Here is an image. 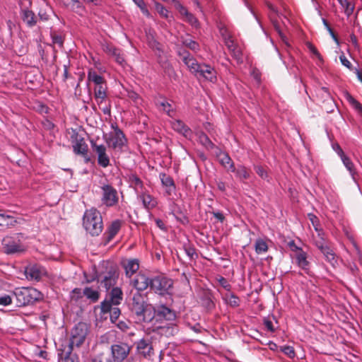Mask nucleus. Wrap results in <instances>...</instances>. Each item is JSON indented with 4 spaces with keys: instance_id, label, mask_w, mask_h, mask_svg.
<instances>
[{
    "instance_id": "obj_15",
    "label": "nucleus",
    "mask_w": 362,
    "mask_h": 362,
    "mask_svg": "<svg viewBox=\"0 0 362 362\" xmlns=\"http://www.w3.org/2000/svg\"><path fill=\"white\" fill-rule=\"evenodd\" d=\"M319 101L322 103V108L327 112L334 111V103L332 100L329 89L326 87H320L316 90Z\"/></svg>"
},
{
    "instance_id": "obj_25",
    "label": "nucleus",
    "mask_w": 362,
    "mask_h": 362,
    "mask_svg": "<svg viewBox=\"0 0 362 362\" xmlns=\"http://www.w3.org/2000/svg\"><path fill=\"white\" fill-rule=\"evenodd\" d=\"M146 303V296L139 291H135L132 293V302L130 303V310L132 313H134L136 310L139 311V308Z\"/></svg>"
},
{
    "instance_id": "obj_30",
    "label": "nucleus",
    "mask_w": 362,
    "mask_h": 362,
    "mask_svg": "<svg viewBox=\"0 0 362 362\" xmlns=\"http://www.w3.org/2000/svg\"><path fill=\"white\" fill-rule=\"evenodd\" d=\"M88 81L95 83V88L98 86H107L105 78L97 74V72L92 69H90L88 71Z\"/></svg>"
},
{
    "instance_id": "obj_50",
    "label": "nucleus",
    "mask_w": 362,
    "mask_h": 362,
    "mask_svg": "<svg viewBox=\"0 0 362 362\" xmlns=\"http://www.w3.org/2000/svg\"><path fill=\"white\" fill-rule=\"evenodd\" d=\"M156 105L170 116V112H173L171 104H170L166 100L158 101Z\"/></svg>"
},
{
    "instance_id": "obj_18",
    "label": "nucleus",
    "mask_w": 362,
    "mask_h": 362,
    "mask_svg": "<svg viewBox=\"0 0 362 362\" xmlns=\"http://www.w3.org/2000/svg\"><path fill=\"white\" fill-rule=\"evenodd\" d=\"M162 325L157 326L153 331H156L158 334L170 337L175 336L178 333L179 329L175 321H167L161 322Z\"/></svg>"
},
{
    "instance_id": "obj_38",
    "label": "nucleus",
    "mask_w": 362,
    "mask_h": 362,
    "mask_svg": "<svg viewBox=\"0 0 362 362\" xmlns=\"http://www.w3.org/2000/svg\"><path fill=\"white\" fill-rule=\"evenodd\" d=\"M17 221L12 216L0 213V226L10 228L14 226Z\"/></svg>"
},
{
    "instance_id": "obj_11",
    "label": "nucleus",
    "mask_w": 362,
    "mask_h": 362,
    "mask_svg": "<svg viewBox=\"0 0 362 362\" xmlns=\"http://www.w3.org/2000/svg\"><path fill=\"white\" fill-rule=\"evenodd\" d=\"M173 286V281L163 276L151 277L150 289L156 293L163 295Z\"/></svg>"
},
{
    "instance_id": "obj_29",
    "label": "nucleus",
    "mask_w": 362,
    "mask_h": 362,
    "mask_svg": "<svg viewBox=\"0 0 362 362\" xmlns=\"http://www.w3.org/2000/svg\"><path fill=\"white\" fill-rule=\"evenodd\" d=\"M226 45L227 46L229 51L231 52L232 56L235 59L238 63L243 62L242 58V52L240 48H238L236 45L234 43V41L228 38L226 41Z\"/></svg>"
},
{
    "instance_id": "obj_58",
    "label": "nucleus",
    "mask_w": 362,
    "mask_h": 362,
    "mask_svg": "<svg viewBox=\"0 0 362 362\" xmlns=\"http://www.w3.org/2000/svg\"><path fill=\"white\" fill-rule=\"evenodd\" d=\"M156 8L160 16L166 19L169 18V11L161 4L156 3Z\"/></svg>"
},
{
    "instance_id": "obj_19",
    "label": "nucleus",
    "mask_w": 362,
    "mask_h": 362,
    "mask_svg": "<svg viewBox=\"0 0 362 362\" xmlns=\"http://www.w3.org/2000/svg\"><path fill=\"white\" fill-rule=\"evenodd\" d=\"M20 18L23 23L30 28L37 25L38 18L35 12L28 7H21L20 9Z\"/></svg>"
},
{
    "instance_id": "obj_22",
    "label": "nucleus",
    "mask_w": 362,
    "mask_h": 362,
    "mask_svg": "<svg viewBox=\"0 0 362 362\" xmlns=\"http://www.w3.org/2000/svg\"><path fill=\"white\" fill-rule=\"evenodd\" d=\"M103 50L110 56L115 58L117 63L123 65L125 62L124 58L119 49L113 46L111 43L104 42L101 44Z\"/></svg>"
},
{
    "instance_id": "obj_31",
    "label": "nucleus",
    "mask_w": 362,
    "mask_h": 362,
    "mask_svg": "<svg viewBox=\"0 0 362 362\" xmlns=\"http://www.w3.org/2000/svg\"><path fill=\"white\" fill-rule=\"evenodd\" d=\"M172 127L175 131L182 134L185 137L190 136L192 134L191 129L182 120L175 119L172 122Z\"/></svg>"
},
{
    "instance_id": "obj_41",
    "label": "nucleus",
    "mask_w": 362,
    "mask_h": 362,
    "mask_svg": "<svg viewBox=\"0 0 362 362\" xmlns=\"http://www.w3.org/2000/svg\"><path fill=\"white\" fill-rule=\"evenodd\" d=\"M122 299V291L119 287H113L110 292V300L114 305H118Z\"/></svg>"
},
{
    "instance_id": "obj_7",
    "label": "nucleus",
    "mask_w": 362,
    "mask_h": 362,
    "mask_svg": "<svg viewBox=\"0 0 362 362\" xmlns=\"http://www.w3.org/2000/svg\"><path fill=\"white\" fill-rule=\"evenodd\" d=\"M107 86L94 88V96L97 104L104 115H111V102L107 98Z\"/></svg>"
},
{
    "instance_id": "obj_37",
    "label": "nucleus",
    "mask_w": 362,
    "mask_h": 362,
    "mask_svg": "<svg viewBox=\"0 0 362 362\" xmlns=\"http://www.w3.org/2000/svg\"><path fill=\"white\" fill-rule=\"evenodd\" d=\"M232 172L235 173L236 177L241 181L247 180L250 177L249 170L243 165H239L237 168L235 167V170Z\"/></svg>"
},
{
    "instance_id": "obj_59",
    "label": "nucleus",
    "mask_w": 362,
    "mask_h": 362,
    "mask_svg": "<svg viewBox=\"0 0 362 362\" xmlns=\"http://www.w3.org/2000/svg\"><path fill=\"white\" fill-rule=\"evenodd\" d=\"M254 170L262 179L266 180L268 177L267 170L262 165H254Z\"/></svg>"
},
{
    "instance_id": "obj_44",
    "label": "nucleus",
    "mask_w": 362,
    "mask_h": 362,
    "mask_svg": "<svg viewBox=\"0 0 362 362\" xmlns=\"http://www.w3.org/2000/svg\"><path fill=\"white\" fill-rule=\"evenodd\" d=\"M345 97L350 105L362 115V105L348 92L346 93Z\"/></svg>"
},
{
    "instance_id": "obj_51",
    "label": "nucleus",
    "mask_w": 362,
    "mask_h": 362,
    "mask_svg": "<svg viewBox=\"0 0 362 362\" xmlns=\"http://www.w3.org/2000/svg\"><path fill=\"white\" fill-rule=\"evenodd\" d=\"M110 359V355L107 352H102L93 356L91 362H109Z\"/></svg>"
},
{
    "instance_id": "obj_45",
    "label": "nucleus",
    "mask_w": 362,
    "mask_h": 362,
    "mask_svg": "<svg viewBox=\"0 0 362 362\" xmlns=\"http://www.w3.org/2000/svg\"><path fill=\"white\" fill-rule=\"evenodd\" d=\"M71 11L82 16L85 11V7L78 0H70Z\"/></svg>"
},
{
    "instance_id": "obj_1",
    "label": "nucleus",
    "mask_w": 362,
    "mask_h": 362,
    "mask_svg": "<svg viewBox=\"0 0 362 362\" xmlns=\"http://www.w3.org/2000/svg\"><path fill=\"white\" fill-rule=\"evenodd\" d=\"M83 226L90 235H99L103 229V222L100 212L93 207L86 210L83 216Z\"/></svg>"
},
{
    "instance_id": "obj_53",
    "label": "nucleus",
    "mask_w": 362,
    "mask_h": 362,
    "mask_svg": "<svg viewBox=\"0 0 362 362\" xmlns=\"http://www.w3.org/2000/svg\"><path fill=\"white\" fill-rule=\"evenodd\" d=\"M50 35L53 44L57 45L59 47H63L64 40L62 35L51 33Z\"/></svg>"
},
{
    "instance_id": "obj_42",
    "label": "nucleus",
    "mask_w": 362,
    "mask_h": 362,
    "mask_svg": "<svg viewBox=\"0 0 362 362\" xmlns=\"http://www.w3.org/2000/svg\"><path fill=\"white\" fill-rule=\"evenodd\" d=\"M321 252L324 255L326 259L332 264L334 265L337 261L336 259L335 254L332 249L329 246H327L324 248Z\"/></svg>"
},
{
    "instance_id": "obj_27",
    "label": "nucleus",
    "mask_w": 362,
    "mask_h": 362,
    "mask_svg": "<svg viewBox=\"0 0 362 362\" xmlns=\"http://www.w3.org/2000/svg\"><path fill=\"white\" fill-rule=\"evenodd\" d=\"M55 13L52 8L47 3H44L37 12L38 21L47 22L52 18Z\"/></svg>"
},
{
    "instance_id": "obj_10",
    "label": "nucleus",
    "mask_w": 362,
    "mask_h": 362,
    "mask_svg": "<svg viewBox=\"0 0 362 362\" xmlns=\"http://www.w3.org/2000/svg\"><path fill=\"white\" fill-rule=\"evenodd\" d=\"M73 151L76 155L82 156L86 163H88L90 158L88 156V147L83 137L74 132L71 136Z\"/></svg>"
},
{
    "instance_id": "obj_16",
    "label": "nucleus",
    "mask_w": 362,
    "mask_h": 362,
    "mask_svg": "<svg viewBox=\"0 0 362 362\" xmlns=\"http://www.w3.org/2000/svg\"><path fill=\"white\" fill-rule=\"evenodd\" d=\"M151 277L146 274L139 272L133 279L130 280V284L136 289V291L141 293L151 286Z\"/></svg>"
},
{
    "instance_id": "obj_60",
    "label": "nucleus",
    "mask_w": 362,
    "mask_h": 362,
    "mask_svg": "<svg viewBox=\"0 0 362 362\" xmlns=\"http://www.w3.org/2000/svg\"><path fill=\"white\" fill-rule=\"evenodd\" d=\"M281 351L291 358H294L295 351L293 346H284L281 348Z\"/></svg>"
},
{
    "instance_id": "obj_35",
    "label": "nucleus",
    "mask_w": 362,
    "mask_h": 362,
    "mask_svg": "<svg viewBox=\"0 0 362 362\" xmlns=\"http://www.w3.org/2000/svg\"><path fill=\"white\" fill-rule=\"evenodd\" d=\"M160 178L162 185L168 188L166 190L167 193L170 194L171 192L175 189V185L173 179L165 173H160Z\"/></svg>"
},
{
    "instance_id": "obj_3",
    "label": "nucleus",
    "mask_w": 362,
    "mask_h": 362,
    "mask_svg": "<svg viewBox=\"0 0 362 362\" xmlns=\"http://www.w3.org/2000/svg\"><path fill=\"white\" fill-rule=\"evenodd\" d=\"M183 63L188 67L189 71L199 78H203L211 82L216 79L214 69L206 64H199L193 56Z\"/></svg>"
},
{
    "instance_id": "obj_62",
    "label": "nucleus",
    "mask_w": 362,
    "mask_h": 362,
    "mask_svg": "<svg viewBox=\"0 0 362 362\" xmlns=\"http://www.w3.org/2000/svg\"><path fill=\"white\" fill-rule=\"evenodd\" d=\"M307 47L310 52L313 54L320 62L323 61L322 57L320 54V52L317 51L316 47L310 42L307 43Z\"/></svg>"
},
{
    "instance_id": "obj_23",
    "label": "nucleus",
    "mask_w": 362,
    "mask_h": 362,
    "mask_svg": "<svg viewBox=\"0 0 362 362\" xmlns=\"http://www.w3.org/2000/svg\"><path fill=\"white\" fill-rule=\"evenodd\" d=\"M138 198L141 201L144 207L148 211L153 209L158 204L156 198L146 191H141L138 194Z\"/></svg>"
},
{
    "instance_id": "obj_32",
    "label": "nucleus",
    "mask_w": 362,
    "mask_h": 362,
    "mask_svg": "<svg viewBox=\"0 0 362 362\" xmlns=\"http://www.w3.org/2000/svg\"><path fill=\"white\" fill-rule=\"evenodd\" d=\"M60 351L58 355L62 358L64 357V362H79L78 356L72 354L73 348L64 346Z\"/></svg>"
},
{
    "instance_id": "obj_13",
    "label": "nucleus",
    "mask_w": 362,
    "mask_h": 362,
    "mask_svg": "<svg viewBox=\"0 0 362 362\" xmlns=\"http://www.w3.org/2000/svg\"><path fill=\"white\" fill-rule=\"evenodd\" d=\"M131 347L126 343H118L111 346L109 362H122L129 354Z\"/></svg>"
},
{
    "instance_id": "obj_12",
    "label": "nucleus",
    "mask_w": 362,
    "mask_h": 362,
    "mask_svg": "<svg viewBox=\"0 0 362 362\" xmlns=\"http://www.w3.org/2000/svg\"><path fill=\"white\" fill-rule=\"evenodd\" d=\"M156 313L155 307L147 303L139 308V311L136 310L132 315L136 322L149 323L155 318Z\"/></svg>"
},
{
    "instance_id": "obj_39",
    "label": "nucleus",
    "mask_w": 362,
    "mask_h": 362,
    "mask_svg": "<svg viewBox=\"0 0 362 362\" xmlns=\"http://www.w3.org/2000/svg\"><path fill=\"white\" fill-rule=\"evenodd\" d=\"M83 296L93 303L97 302L100 297V293L98 291L95 290L91 287H86L83 289Z\"/></svg>"
},
{
    "instance_id": "obj_61",
    "label": "nucleus",
    "mask_w": 362,
    "mask_h": 362,
    "mask_svg": "<svg viewBox=\"0 0 362 362\" xmlns=\"http://www.w3.org/2000/svg\"><path fill=\"white\" fill-rule=\"evenodd\" d=\"M120 313L121 312L119 308L113 307L111 311H110V320L112 322H115L116 320L119 318Z\"/></svg>"
},
{
    "instance_id": "obj_56",
    "label": "nucleus",
    "mask_w": 362,
    "mask_h": 362,
    "mask_svg": "<svg viewBox=\"0 0 362 362\" xmlns=\"http://www.w3.org/2000/svg\"><path fill=\"white\" fill-rule=\"evenodd\" d=\"M339 60L343 66L346 67L350 71H355L356 68H354L351 62L346 58L344 53L339 56Z\"/></svg>"
},
{
    "instance_id": "obj_20",
    "label": "nucleus",
    "mask_w": 362,
    "mask_h": 362,
    "mask_svg": "<svg viewBox=\"0 0 362 362\" xmlns=\"http://www.w3.org/2000/svg\"><path fill=\"white\" fill-rule=\"evenodd\" d=\"M136 350L144 358H151L154 355L153 346L150 339H141L136 343Z\"/></svg>"
},
{
    "instance_id": "obj_4",
    "label": "nucleus",
    "mask_w": 362,
    "mask_h": 362,
    "mask_svg": "<svg viewBox=\"0 0 362 362\" xmlns=\"http://www.w3.org/2000/svg\"><path fill=\"white\" fill-rule=\"evenodd\" d=\"M22 233H15L12 235H6L2 239V250L6 255L19 254L25 252V247L21 238Z\"/></svg>"
},
{
    "instance_id": "obj_55",
    "label": "nucleus",
    "mask_w": 362,
    "mask_h": 362,
    "mask_svg": "<svg viewBox=\"0 0 362 362\" xmlns=\"http://www.w3.org/2000/svg\"><path fill=\"white\" fill-rule=\"evenodd\" d=\"M14 301L13 295H3L0 296V305L6 306L11 305Z\"/></svg>"
},
{
    "instance_id": "obj_33",
    "label": "nucleus",
    "mask_w": 362,
    "mask_h": 362,
    "mask_svg": "<svg viewBox=\"0 0 362 362\" xmlns=\"http://www.w3.org/2000/svg\"><path fill=\"white\" fill-rule=\"evenodd\" d=\"M198 141L208 151H216L218 147L216 146L204 132L198 134Z\"/></svg>"
},
{
    "instance_id": "obj_43",
    "label": "nucleus",
    "mask_w": 362,
    "mask_h": 362,
    "mask_svg": "<svg viewBox=\"0 0 362 362\" xmlns=\"http://www.w3.org/2000/svg\"><path fill=\"white\" fill-rule=\"evenodd\" d=\"M255 252L257 254H261L268 251V245L265 240L262 238H257L255 243Z\"/></svg>"
},
{
    "instance_id": "obj_17",
    "label": "nucleus",
    "mask_w": 362,
    "mask_h": 362,
    "mask_svg": "<svg viewBox=\"0 0 362 362\" xmlns=\"http://www.w3.org/2000/svg\"><path fill=\"white\" fill-rule=\"evenodd\" d=\"M155 310H156L155 317H156V320L161 321V322H163V320L166 322L175 321L177 317L175 311L166 305L163 304L158 305L155 307Z\"/></svg>"
},
{
    "instance_id": "obj_28",
    "label": "nucleus",
    "mask_w": 362,
    "mask_h": 362,
    "mask_svg": "<svg viewBox=\"0 0 362 362\" xmlns=\"http://www.w3.org/2000/svg\"><path fill=\"white\" fill-rule=\"evenodd\" d=\"M296 261L300 268L305 271L306 274H310V263L308 260V255L305 251L296 254Z\"/></svg>"
},
{
    "instance_id": "obj_49",
    "label": "nucleus",
    "mask_w": 362,
    "mask_h": 362,
    "mask_svg": "<svg viewBox=\"0 0 362 362\" xmlns=\"http://www.w3.org/2000/svg\"><path fill=\"white\" fill-rule=\"evenodd\" d=\"M226 300L227 303L232 307H238L240 305L239 298L233 293L226 295Z\"/></svg>"
},
{
    "instance_id": "obj_46",
    "label": "nucleus",
    "mask_w": 362,
    "mask_h": 362,
    "mask_svg": "<svg viewBox=\"0 0 362 362\" xmlns=\"http://www.w3.org/2000/svg\"><path fill=\"white\" fill-rule=\"evenodd\" d=\"M183 249L190 260L195 259L198 257L195 248L190 243L184 244Z\"/></svg>"
},
{
    "instance_id": "obj_2",
    "label": "nucleus",
    "mask_w": 362,
    "mask_h": 362,
    "mask_svg": "<svg viewBox=\"0 0 362 362\" xmlns=\"http://www.w3.org/2000/svg\"><path fill=\"white\" fill-rule=\"evenodd\" d=\"M14 303L21 308L34 304L42 298V294L33 287L16 288L13 291Z\"/></svg>"
},
{
    "instance_id": "obj_6",
    "label": "nucleus",
    "mask_w": 362,
    "mask_h": 362,
    "mask_svg": "<svg viewBox=\"0 0 362 362\" xmlns=\"http://www.w3.org/2000/svg\"><path fill=\"white\" fill-rule=\"evenodd\" d=\"M100 201L103 205L107 208L116 206L119 203L117 190L110 184H103L101 187Z\"/></svg>"
},
{
    "instance_id": "obj_34",
    "label": "nucleus",
    "mask_w": 362,
    "mask_h": 362,
    "mask_svg": "<svg viewBox=\"0 0 362 362\" xmlns=\"http://www.w3.org/2000/svg\"><path fill=\"white\" fill-rule=\"evenodd\" d=\"M28 279L39 281L42 276V272L37 265L28 267L25 269Z\"/></svg>"
},
{
    "instance_id": "obj_36",
    "label": "nucleus",
    "mask_w": 362,
    "mask_h": 362,
    "mask_svg": "<svg viewBox=\"0 0 362 362\" xmlns=\"http://www.w3.org/2000/svg\"><path fill=\"white\" fill-rule=\"evenodd\" d=\"M337 148H339L338 155L341 157L344 165L346 166V168L350 172V173L352 175H354V174L355 173L354 163H352L349 158L345 156L343 150L339 146H337Z\"/></svg>"
},
{
    "instance_id": "obj_8",
    "label": "nucleus",
    "mask_w": 362,
    "mask_h": 362,
    "mask_svg": "<svg viewBox=\"0 0 362 362\" xmlns=\"http://www.w3.org/2000/svg\"><path fill=\"white\" fill-rule=\"evenodd\" d=\"M112 128L114 129V132L110 134L106 142L112 148L122 151L124 146H127V139L117 124H112Z\"/></svg>"
},
{
    "instance_id": "obj_63",
    "label": "nucleus",
    "mask_w": 362,
    "mask_h": 362,
    "mask_svg": "<svg viewBox=\"0 0 362 362\" xmlns=\"http://www.w3.org/2000/svg\"><path fill=\"white\" fill-rule=\"evenodd\" d=\"M83 291L79 288H76L72 290L71 298L73 300H78L79 298L83 297Z\"/></svg>"
},
{
    "instance_id": "obj_5",
    "label": "nucleus",
    "mask_w": 362,
    "mask_h": 362,
    "mask_svg": "<svg viewBox=\"0 0 362 362\" xmlns=\"http://www.w3.org/2000/svg\"><path fill=\"white\" fill-rule=\"evenodd\" d=\"M89 332L88 325L86 322H80L71 330L69 342L65 347H79L85 341Z\"/></svg>"
},
{
    "instance_id": "obj_24",
    "label": "nucleus",
    "mask_w": 362,
    "mask_h": 362,
    "mask_svg": "<svg viewBox=\"0 0 362 362\" xmlns=\"http://www.w3.org/2000/svg\"><path fill=\"white\" fill-rule=\"evenodd\" d=\"M122 265L124 269L126 276L130 279L139 270V261L138 259H129L123 261Z\"/></svg>"
},
{
    "instance_id": "obj_48",
    "label": "nucleus",
    "mask_w": 362,
    "mask_h": 362,
    "mask_svg": "<svg viewBox=\"0 0 362 362\" xmlns=\"http://www.w3.org/2000/svg\"><path fill=\"white\" fill-rule=\"evenodd\" d=\"M339 4L344 8V13L349 17L354 11V5L347 0H338Z\"/></svg>"
},
{
    "instance_id": "obj_64",
    "label": "nucleus",
    "mask_w": 362,
    "mask_h": 362,
    "mask_svg": "<svg viewBox=\"0 0 362 362\" xmlns=\"http://www.w3.org/2000/svg\"><path fill=\"white\" fill-rule=\"evenodd\" d=\"M112 301H103L101 303V311L103 313H110L112 308H113L112 305Z\"/></svg>"
},
{
    "instance_id": "obj_21",
    "label": "nucleus",
    "mask_w": 362,
    "mask_h": 362,
    "mask_svg": "<svg viewBox=\"0 0 362 362\" xmlns=\"http://www.w3.org/2000/svg\"><path fill=\"white\" fill-rule=\"evenodd\" d=\"M122 221L119 219L113 221L107 228L103 235V244L107 245L118 233L122 227Z\"/></svg>"
},
{
    "instance_id": "obj_54",
    "label": "nucleus",
    "mask_w": 362,
    "mask_h": 362,
    "mask_svg": "<svg viewBox=\"0 0 362 362\" xmlns=\"http://www.w3.org/2000/svg\"><path fill=\"white\" fill-rule=\"evenodd\" d=\"M177 55L180 57L181 60L184 62L187 61V59L191 57L192 55L185 48L178 47L177 51Z\"/></svg>"
},
{
    "instance_id": "obj_52",
    "label": "nucleus",
    "mask_w": 362,
    "mask_h": 362,
    "mask_svg": "<svg viewBox=\"0 0 362 362\" xmlns=\"http://www.w3.org/2000/svg\"><path fill=\"white\" fill-rule=\"evenodd\" d=\"M176 220L183 225H187L189 222L188 217L181 211L173 213Z\"/></svg>"
},
{
    "instance_id": "obj_14",
    "label": "nucleus",
    "mask_w": 362,
    "mask_h": 362,
    "mask_svg": "<svg viewBox=\"0 0 362 362\" xmlns=\"http://www.w3.org/2000/svg\"><path fill=\"white\" fill-rule=\"evenodd\" d=\"M119 277V274L115 268H110L106 272L97 275V281L100 282L107 291L116 284Z\"/></svg>"
},
{
    "instance_id": "obj_9",
    "label": "nucleus",
    "mask_w": 362,
    "mask_h": 362,
    "mask_svg": "<svg viewBox=\"0 0 362 362\" xmlns=\"http://www.w3.org/2000/svg\"><path fill=\"white\" fill-rule=\"evenodd\" d=\"M90 146L93 153L97 157L98 165L104 168L109 166L110 159L107 146L103 144H98L94 140H90Z\"/></svg>"
},
{
    "instance_id": "obj_57",
    "label": "nucleus",
    "mask_w": 362,
    "mask_h": 362,
    "mask_svg": "<svg viewBox=\"0 0 362 362\" xmlns=\"http://www.w3.org/2000/svg\"><path fill=\"white\" fill-rule=\"evenodd\" d=\"M185 21L195 28L199 25L197 18L191 13H186Z\"/></svg>"
},
{
    "instance_id": "obj_47",
    "label": "nucleus",
    "mask_w": 362,
    "mask_h": 362,
    "mask_svg": "<svg viewBox=\"0 0 362 362\" xmlns=\"http://www.w3.org/2000/svg\"><path fill=\"white\" fill-rule=\"evenodd\" d=\"M182 44L194 52H197L200 49L199 43L192 39L182 40Z\"/></svg>"
},
{
    "instance_id": "obj_26",
    "label": "nucleus",
    "mask_w": 362,
    "mask_h": 362,
    "mask_svg": "<svg viewBox=\"0 0 362 362\" xmlns=\"http://www.w3.org/2000/svg\"><path fill=\"white\" fill-rule=\"evenodd\" d=\"M214 153L218 158L219 162L224 168H228V170L230 171L235 170L234 163L227 153L222 151L219 148H218Z\"/></svg>"
},
{
    "instance_id": "obj_40",
    "label": "nucleus",
    "mask_w": 362,
    "mask_h": 362,
    "mask_svg": "<svg viewBox=\"0 0 362 362\" xmlns=\"http://www.w3.org/2000/svg\"><path fill=\"white\" fill-rule=\"evenodd\" d=\"M129 180L130 186L135 189L138 194L141 191H143L144 183L136 175H131Z\"/></svg>"
}]
</instances>
